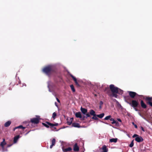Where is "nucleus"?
I'll return each mask as SVG.
<instances>
[{"label": "nucleus", "mask_w": 152, "mask_h": 152, "mask_svg": "<svg viewBox=\"0 0 152 152\" xmlns=\"http://www.w3.org/2000/svg\"><path fill=\"white\" fill-rule=\"evenodd\" d=\"M110 89L111 91L112 94H111L110 91L108 87L105 88L104 90V91H107V93L108 96L111 97H114L117 98L118 95L117 94L118 92V88L115 87L114 85L111 84L109 86Z\"/></svg>", "instance_id": "nucleus-1"}, {"label": "nucleus", "mask_w": 152, "mask_h": 152, "mask_svg": "<svg viewBox=\"0 0 152 152\" xmlns=\"http://www.w3.org/2000/svg\"><path fill=\"white\" fill-rule=\"evenodd\" d=\"M43 72L47 75H50L56 72V69L51 66H48L45 67L42 70Z\"/></svg>", "instance_id": "nucleus-2"}, {"label": "nucleus", "mask_w": 152, "mask_h": 152, "mask_svg": "<svg viewBox=\"0 0 152 152\" xmlns=\"http://www.w3.org/2000/svg\"><path fill=\"white\" fill-rule=\"evenodd\" d=\"M42 124L47 128H50L53 130H54L56 129V127H55L54 126H58V125L57 123L52 124L48 121H46L45 123H42Z\"/></svg>", "instance_id": "nucleus-3"}, {"label": "nucleus", "mask_w": 152, "mask_h": 152, "mask_svg": "<svg viewBox=\"0 0 152 152\" xmlns=\"http://www.w3.org/2000/svg\"><path fill=\"white\" fill-rule=\"evenodd\" d=\"M36 118H34L31 119L30 122L31 124H37L39 123V121L41 119L40 116L38 115H36Z\"/></svg>", "instance_id": "nucleus-4"}, {"label": "nucleus", "mask_w": 152, "mask_h": 152, "mask_svg": "<svg viewBox=\"0 0 152 152\" xmlns=\"http://www.w3.org/2000/svg\"><path fill=\"white\" fill-rule=\"evenodd\" d=\"M128 103L132 107H137L139 105V103L138 100H133L131 102Z\"/></svg>", "instance_id": "nucleus-5"}, {"label": "nucleus", "mask_w": 152, "mask_h": 152, "mask_svg": "<svg viewBox=\"0 0 152 152\" xmlns=\"http://www.w3.org/2000/svg\"><path fill=\"white\" fill-rule=\"evenodd\" d=\"M145 100L147 101V103L152 107V97H146Z\"/></svg>", "instance_id": "nucleus-6"}, {"label": "nucleus", "mask_w": 152, "mask_h": 152, "mask_svg": "<svg viewBox=\"0 0 152 152\" xmlns=\"http://www.w3.org/2000/svg\"><path fill=\"white\" fill-rule=\"evenodd\" d=\"M128 92L129 96L132 98H134L137 94L136 92L133 91H129Z\"/></svg>", "instance_id": "nucleus-7"}, {"label": "nucleus", "mask_w": 152, "mask_h": 152, "mask_svg": "<svg viewBox=\"0 0 152 152\" xmlns=\"http://www.w3.org/2000/svg\"><path fill=\"white\" fill-rule=\"evenodd\" d=\"M135 140L137 142H140L143 141V139L141 136H139L135 138Z\"/></svg>", "instance_id": "nucleus-8"}, {"label": "nucleus", "mask_w": 152, "mask_h": 152, "mask_svg": "<svg viewBox=\"0 0 152 152\" xmlns=\"http://www.w3.org/2000/svg\"><path fill=\"white\" fill-rule=\"evenodd\" d=\"M79 150V147L77 145V143H75L73 147V150L75 152L78 151Z\"/></svg>", "instance_id": "nucleus-9"}, {"label": "nucleus", "mask_w": 152, "mask_h": 152, "mask_svg": "<svg viewBox=\"0 0 152 152\" xmlns=\"http://www.w3.org/2000/svg\"><path fill=\"white\" fill-rule=\"evenodd\" d=\"M6 143L5 142V140L4 139H3V141L1 142L0 144V146L1 147L2 149H4V146L6 145Z\"/></svg>", "instance_id": "nucleus-10"}, {"label": "nucleus", "mask_w": 152, "mask_h": 152, "mask_svg": "<svg viewBox=\"0 0 152 152\" xmlns=\"http://www.w3.org/2000/svg\"><path fill=\"white\" fill-rule=\"evenodd\" d=\"M140 104L141 107L144 108L145 109L147 107V106L146 104L144 103L143 101L141 100L140 102Z\"/></svg>", "instance_id": "nucleus-11"}, {"label": "nucleus", "mask_w": 152, "mask_h": 152, "mask_svg": "<svg viewBox=\"0 0 152 152\" xmlns=\"http://www.w3.org/2000/svg\"><path fill=\"white\" fill-rule=\"evenodd\" d=\"M80 110L84 114H85L87 112V109L83 108L82 107H81Z\"/></svg>", "instance_id": "nucleus-12"}, {"label": "nucleus", "mask_w": 152, "mask_h": 152, "mask_svg": "<svg viewBox=\"0 0 152 152\" xmlns=\"http://www.w3.org/2000/svg\"><path fill=\"white\" fill-rule=\"evenodd\" d=\"M26 128L25 127H23L22 125H20L16 127L15 128H14L13 129V131H15V129H25Z\"/></svg>", "instance_id": "nucleus-13"}, {"label": "nucleus", "mask_w": 152, "mask_h": 152, "mask_svg": "<svg viewBox=\"0 0 152 152\" xmlns=\"http://www.w3.org/2000/svg\"><path fill=\"white\" fill-rule=\"evenodd\" d=\"M75 116L77 118H82V116L81 115V113L80 112H78L76 113H75Z\"/></svg>", "instance_id": "nucleus-14"}, {"label": "nucleus", "mask_w": 152, "mask_h": 152, "mask_svg": "<svg viewBox=\"0 0 152 152\" xmlns=\"http://www.w3.org/2000/svg\"><path fill=\"white\" fill-rule=\"evenodd\" d=\"M11 121H7V122H6L5 123V124H4V126L5 127H8L11 124Z\"/></svg>", "instance_id": "nucleus-15"}, {"label": "nucleus", "mask_w": 152, "mask_h": 152, "mask_svg": "<svg viewBox=\"0 0 152 152\" xmlns=\"http://www.w3.org/2000/svg\"><path fill=\"white\" fill-rule=\"evenodd\" d=\"M102 149L103 150V151L102 152H107L108 151V150L107 148V147L105 145H104L102 146Z\"/></svg>", "instance_id": "nucleus-16"}, {"label": "nucleus", "mask_w": 152, "mask_h": 152, "mask_svg": "<svg viewBox=\"0 0 152 152\" xmlns=\"http://www.w3.org/2000/svg\"><path fill=\"white\" fill-rule=\"evenodd\" d=\"M72 126L74 127L77 128H80V127L79 124L78 123H73L72 124Z\"/></svg>", "instance_id": "nucleus-17"}, {"label": "nucleus", "mask_w": 152, "mask_h": 152, "mask_svg": "<svg viewBox=\"0 0 152 152\" xmlns=\"http://www.w3.org/2000/svg\"><path fill=\"white\" fill-rule=\"evenodd\" d=\"M19 137L20 136L19 135H17L15 137L13 140L14 142L15 143H16Z\"/></svg>", "instance_id": "nucleus-18"}, {"label": "nucleus", "mask_w": 152, "mask_h": 152, "mask_svg": "<svg viewBox=\"0 0 152 152\" xmlns=\"http://www.w3.org/2000/svg\"><path fill=\"white\" fill-rule=\"evenodd\" d=\"M55 143H56V140H55V139L54 138L52 140V144L51 145H50V148H52V147H53V146L55 145Z\"/></svg>", "instance_id": "nucleus-19"}, {"label": "nucleus", "mask_w": 152, "mask_h": 152, "mask_svg": "<svg viewBox=\"0 0 152 152\" xmlns=\"http://www.w3.org/2000/svg\"><path fill=\"white\" fill-rule=\"evenodd\" d=\"M72 150V148L71 147H69L67 148H66L63 150V151L64 152H67L69 151Z\"/></svg>", "instance_id": "nucleus-20"}, {"label": "nucleus", "mask_w": 152, "mask_h": 152, "mask_svg": "<svg viewBox=\"0 0 152 152\" xmlns=\"http://www.w3.org/2000/svg\"><path fill=\"white\" fill-rule=\"evenodd\" d=\"M118 139L115 138H112L110 139V142H116L117 141Z\"/></svg>", "instance_id": "nucleus-21"}, {"label": "nucleus", "mask_w": 152, "mask_h": 152, "mask_svg": "<svg viewBox=\"0 0 152 152\" xmlns=\"http://www.w3.org/2000/svg\"><path fill=\"white\" fill-rule=\"evenodd\" d=\"M111 123L112 124H115L116 126H118L119 125V123L115 120L112 122Z\"/></svg>", "instance_id": "nucleus-22"}, {"label": "nucleus", "mask_w": 152, "mask_h": 152, "mask_svg": "<svg viewBox=\"0 0 152 152\" xmlns=\"http://www.w3.org/2000/svg\"><path fill=\"white\" fill-rule=\"evenodd\" d=\"M104 113H102L100 114L97 115L96 116L97 117H98L100 118H102L104 117Z\"/></svg>", "instance_id": "nucleus-23"}, {"label": "nucleus", "mask_w": 152, "mask_h": 152, "mask_svg": "<svg viewBox=\"0 0 152 152\" xmlns=\"http://www.w3.org/2000/svg\"><path fill=\"white\" fill-rule=\"evenodd\" d=\"M90 114L92 115H94L95 114V112L93 110H91L90 112Z\"/></svg>", "instance_id": "nucleus-24"}, {"label": "nucleus", "mask_w": 152, "mask_h": 152, "mask_svg": "<svg viewBox=\"0 0 152 152\" xmlns=\"http://www.w3.org/2000/svg\"><path fill=\"white\" fill-rule=\"evenodd\" d=\"M73 118H70L69 121H67V124L68 125H70L72 122V121L73 120Z\"/></svg>", "instance_id": "nucleus-25"}, {"label": "nucleus", "mask_w": 152, "mask_h": 152, "mask_svg": "<svg viewBox=\"0 0 152 152\" xmlns=\"http://www.w3.org/2000/svg\"><path fill=\"white\" fill-rule=\"evenodd\" d=\"M70 87L71 88V90H72L73 92H75V89L74 86L73 85H71L70 86Z\"/></svg>", "instance_id": "nucleus-26"}, {"label": "nucleus", "mask_w": 152, "mask_h": 152, "mask_svg": "<svg viewBox=\"0 0 152 152\" xmlns=\"http://www.w3.org/2000/svg\"><path fill=\"white\" fill-rule=\"evenodd\" d=\"M103 103L102 101H101L99 102V109H101L102 108V105H103Z\"/></svg>", "instance_id": "nucleus-27"}, {"label": "nucleus", "mask_w": 152, "mask_h": 152, "mask_svg": "<svg viewBox=\"0 0 152 152\" xmlns=\"http://www.w3.org/2000/svg\"><path fill=\"white\" fill-rule=\"evenodd\" d=\"M57 116L56 113L55 112H54L53 113L52 115V118H53V120H54Z\"/></svg>", "instance_id": "nucleus-28"}, {"label": "nucleus", "mask_w": 152, "mask_h": 152, "mask_svg": "<svg viewBox=\"0 0 152 152\" xmlns=\"http://www.w3.org/2000/svg\"><path fill=\"white\" fill-rule=\"evenodd\" d=\"M111 117V116L110 115H109L107 116L106 117L104 118V120H108V119H110Z\"/></svg>", "instance_id": "nucleus-29"}, {"label": "nucleus", "mask_w": 152, "mask_h": 152, "mask_svg": "<svg viewBox=\"0 0 152 152\" xmlns=\"http://www.w3.org/2000/svg\"><path fill=\"white\" fill-rule=\"evenodd\" d=\"M97 115H93V116L92 117V119H94L95 120H97L98 119V118L97 117Z\"/></svg>", "instance_id": "nucleus-30"}, {"label": "nucleus", "mask_w": 152, "mask_h": 152, "mask_svg": "<svg viewBox=\"0 0 152 152\" xmlns=\"http://www.w3.org/2000/svg\"><path fill=\"white\" fill-rule=\"evenodd\" d=\"M70 76L72 77V79L75 82L77 81V79H76V78L75 77H74L72 75H71Z\"/></svg>", "instance_id": "nucleus-31"}, {"label": "nucleus", "mask_w": 152, "mask_h": 152, "mask_svg": "<svg viewBox=\"0 0 152 152\" xmlns=\"http://www.w3.org/2000/svg\"><path fill=\"white\" fill-rule=\"evenodd\" d=\"M134 145V140H133L130 144L129 146L130 147H132Z\"/></svg>", "instance_id": "nucleus-32"}, {"label": "nucleus", "mask_w": 152, "mask_h": 152, "mask_svg": "<svg viewBox=\"0 0 152 152\" xmlns=\"http://www.w3.org/2000/svg\"><path fill=\"white\" fill-rule=\"evenodd\" d=\"M123 93V91L120 89L118 88V94H122Z\"/></svg>", "instance_id": "nucleus-33"}, {"label": "nucleus", "mask_w": 152, "mask_h": 152, "mask_svg": "<svg viewBox=\"0 0 152 152\" xmlns=\"http://www.w3.org/2000/svg\"><path fill=\"white\" fill-rule=\"evenodd\" d=\"M86 118H87L88 117H90V114H89L88 113H86Z\"/></svg>", "instance_id": "nucleus-34"}, {"label": "nucleus", "mask_w": 152, "mask_h": 152, "mask_svg": "<svg viewBox=\"0 0 152 152\" xmlns=\"http://www.w3.org/2000/svg\"><path fill=\"white\" fill-rule=\"evenodd\" d=\"M138 137V135L137 134H134L132 136L133 138Z\"/></svg>", "instance_id": "nucleus-35"}, {"label": "nucleus", "mask_w": 152, "mask_h": 152, "mask_svg": "<svg viewBox=\"0 0 152 152\" xmlns=\"http://www.w3.org/2000/svg\"><path fill=\"white\" fill-rule=\"evenodd\" d=\"M86 118V117L85 116L82 117V118H81V120H84L85 119V118Z\"/></svg>", "instance_id": "nucleus-36"}, {"label": "nucleus", "mask_w": 152, "mask_h": 152, "mask_svg": "<svg viewBox=\"0 0 152 152\" xmlns=\"http://www.w3.org/2000/svg\"><path fill=\"white\" fill-rule=\"evenodd\" d=\"M133 107L134 108V110L136 111H138V109L137 108V107Z\"/></svg>", "instance_id": "nucleus-37"}, {"label": "nucleus", "mask_w": 152, "mask_h": 152, "mask_svg": "<svg viewBox=\"0 0 152 152\" xmlns=\"http://www.w3.org/2000/svg\"><path fill=\"white\" fill-rule=\"evenodd\" d=\"M75 83L76 85H77V86H79V84L78 83L77 81L76 82H75Z\"/></svg>", "instance_id": "nucleus-38"}, {"label": "nucleus", "mask_w": 152, "mask_h": 152, "mask_svg": "<svg viewBox=\"0 0 152 152\" xmlns=\"http://www.w3.org/2000/svg\"><path fill=\"white\" fill-rule=\"evenodd\" d=\"M141 129L143 131V132H145V130H144V128H143L142 127V126H141Z\"/></svg>", "instance_id": "nucleus-39"}, {"label": "nucleus", "mask_w": 152, "mask_h": 152, "mask_svg": "<svg viewBox=\"0 0 152 152\" xmlns=\"http://www.w3.org/2000/svg\"><path fill=\"white\" fill-rule=\"evenodd\" d=\"M56 99L57 102L58 103H60V101L59 100L57 97L56 98Z\"/></svg>", "instance_id": "nucleus-40"}, {"label": "nucleus", "mask_w": 152, "mask_h": 152, "mask_svg": "<svg viewBox=\"0 0 152 152\" xmlns=\"http://www.w3.org/2000/svg\"><path fill=\"white\" fill-rule=\"evenodd\" d=\"M110 120L111 121H113V120H114V119L113 118H111L110 119Z\"/></svg>", "instance_id": "nucleus-41"}, {"label": "nucleus", "mask_w": 152, "mask_h": 152, "mask_svg": "<svg viewBox=\"0 0 152 152\" xmlns=\"http://www.w3.org/2000/svg\"><path fill=\"white\" fill-rule=\"evenodd\" d=\"M117 120H118V121H119V122H121V119L120 118H118L117 119Z\"/></svg>", "instance_id": "nucleus-42"}, {"label": "nucleus", "mask_w": 152, "mask_h": 152, "mask_svg": "<svg viewBox=\"0 0 152 152\" xmlns=\"http://www.w3.org/2000/svg\"><path fill=\"white\" fill-rule=\"evenodd\" d=\"M134 127L136 128H137V125L136 124H134Z\"/></svg>", "instance_id": "nucleus-43"}, {"label": "nucleus", "mask_w": 152, "mask_h": 152, "mask_svg": "<svg viewBox=\"0 0 152 152\" xmlns=\"http://www.w3.org/2000/svg\"><path fill=\"white\" fill-rule=\"evenodd\" d=\"M132 124H133L134 125V124H134V122H132Z\"/></svg>", "instance_id": "nucleus-44"}, {"label": "nucleus", "mask_w": 152, "mask_h": 152, "mask_svg": "<svg viewBox=\"0 0 152 152\" xmlns=\"http://www.w3.org/2000/svg\"><path fill=\"white\" fill-rule=\"evenodd\" d=\"M55 104H56V102H55ZM56 105V106H57V105Z\"/></svg>", "instance_id": "nucleus-45"}, {"label": "nucleus", "mask_w": 152, "mask_h": 152, "mask_svg": "<svg viewBox=\"0 0 152 152\" xmlns=\"http://www.w3.org/2000/svg\"><path fill=\"white\" fill-rule=\"evenodd\" d=\"M95 96H96V94H95Z\"/></svg>", "instance_id": "nucleus-46"}]
</instances>
